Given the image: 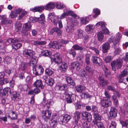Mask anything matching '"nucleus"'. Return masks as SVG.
<instances>
[{
  "mask_svg": "<svg viewBox=\"0 0 128 128\" xmlns=\"http://www.w3.org/2000/svg\"><path fill=\"white\" fill-rule=\"evenodd\" d=\"M52 112L49 110L43 111L42 112V118L46 122L49 120V123L51 126H54L56 125V121L53 119L52 117H51Z\"/></svg>",
  "mask_w": 128,
  "mask_h": 128,
  "instance_id": "f257e3e1",
  "label": "nucleus"
},
{
  "mask_svg": "<svg viewBox=\"0 0 128 128\" xmlns=\"http://www.w3.org/2000/svg\"><path fill=\"white\" fill-rule=\"evenodd\" d=\"M55 7L54 4L50 2L47 4L44 7L43 6L35 7L33 8H30V10L33 12H41L44 9L49 10L54 9Z\"/></svg>",
  "mask_w": 128,
  "mask_h": 128,
  "instance_id": "f03ea898",
  "label": "nucleus"
},
{
  "mask_svg": "<svg viewBox=\"0 0 128 128\" xmlns=\"http://www.w3.org/2000/svg\"><path fill=\"white\" fill-rule=\"evenodd\" d=\"M32 25L29 22H27L23 24L21 34L22 36H26L28 34V31L30 30Z\"/></svg>",
  "mask_w": 128,
  "mask_h": 128,
  "instance_id": "7ed1b4c3",
  "label": "nucleus"
},
{
  "mask_svg": "<svg viewBox=\"0 0 128 128\" xmlns=\"http://www.w3.org/2000/svg\"><path fill=\"white\" fill-rule=\"evenodd\" d=\"M122 60L121 58L117 59L116 61H112L111 63L112 69L114 71L116 69L120 68L122 66Z\"/></svg>",
  "mask_w": 128,
  "mask_h": 128,
  "instance_id": "20e7f679",
  "label": "nucleus"
},
{
  "mask_svg": "<svg viewBox=\"0 0 128 128\" xmlns=\"http://www.w3.org/2000/svg\"><path fill=\"white\" fill-rule=\"evenodd\" d=\"M122 38L120 34L118 33L116 34V38L111 37L108 39V41L110 43H112L114 46H115L118 43L119 40Z\"/></svg>",
  "mask_w": 128,
  "mask_h": 128,
  "instance_id": "39448f33",
  "label": "nucleus"
},
{
  "mask_svg": "<svg viewBox=\"0 0 128 128\" xmlns=\"http://www.w3.org/2000/svg\"><path fill=\"white\" fill-rule=\"evenodd\" d=\"M22 53L24 56L30 59L33 57L34 54V52L32 50L27 49L24 50Z\"/></svg>",
  "mask_w": 128,
  "mask_h": 128,
  "instance_id": "423d86ee",
  "label": "nucleus"
},
{
  "mask_svg": "<svg viewBox=\"0 0 128 128\" xmlns=\"http://www.w3.org/2000/svg\"><path fill=\"white\" fill-rule=\"evenodd\" d=\"M71 116L67 114H66L60 118V122H62L63 125H65L71 119Z\"/></svg>",
  "mask_w": 128,
  "mask_h": 128,
  "instance_id": "0eeeda50",
  "label": "nucleus"
},
{
  "mask_svg": "<svg viewBox=\"0 0 128 128\" xmlns=\"http://www.w3.org/2000/svg\"><path fill=\"white\" fill-rule=\"evenodd\" d=\"M91 60L93 64L98 66H100L102 64V60L99 57L92 56Z\"/></svg>",
  "mask_w": 128,
  "mask_h": 128,
  "instance_id": "6e6552de",
  "label": "nucleus"
},
{
  "mask_svg": "<svg viewBox=\"0 0 128 128\" xmlns=\"http://www.w3.org/2000/svg\"><path fill=\"white\" fill-rule=\"evenodd\" d=\"M42 104L44 105H46L47 108H48L50 106L54 104L53 101L52 99H49L46 100V96L44 95V98L42 102Z\"/></svg>",
  "mask_w": 128,
  "mask_h": 128,
  "instance_id": "1a4fd4ad",
  "label": "nucleus"
},
{
  "mask_svg": "<svg viewBox=\"0 0 128 128\" xmlns=\"http://www.w3.org/2000/svg\"><path fill=\"white\" fill-rule=\"evenodd\" d=\"M128 73V69H124L121 73V74L119 75V76L117 77L118 79L119 80V82H122L124 80L123 78L127 75Z\"/></svg>",
  "mask_w": 128,
  "mask_h": 128,
  "instance_id": "9d476101",
  "label": "nucleus"
},
{
  "mask_svg": "<svg viewBox=\"0 0 128 128\" xmlns=\"http://www.w3.org/2000/svg\"><path fill=\"white\" fill-rule=\"evenodd\" d=\"M64 95L66 100L68 103H71L72 101H74L76 100V98L74 95H70L68 94V92H66Z\"/></svg>",
  "mask_w": 128,
  "mask_h": 128,
  "instance_id": "9b49d317",
  "label": "nucleus"
},
{
  "mask_svg": "<svg viewBox=\"0 0 128 128\" xmlns=\"http://www.w3.org/2000/svg\"><path fill=\"white\" fill-rule=\"evenodd\" d=\"M52 61L55 62L56 63L60 64L62 62V59L60 57L59 54H57L53 55L51 58Z\"/></svg>",
  "mask_w": 128,
  "mask_h": 128,
  "instance_id": "f8f14e48",
  "label": "nucleus"
},
{
  "mask_svg": "<svg viewBox=\"0 0 128 128\" xmlns=\"http://www.w3.org/2000/svg\"><path fill=\"white\" fill-rule=\"evenodd\" d=\"M84 31L80 29L78 30L75 32L74 38L76 40L82 38L84 37Z\"/></svg>",
  "mask_w": 128,
  "mask_h": 128,
  "instance_id": "ddd939ff",
  "label": "nucleus"
},
{
  "mask_svg": "<svg viewBox=\"0 0 128 128\" xmlns=\"http://www.w3.org/2000/svg\"><path fill=\"white\" fill-rule=\"evenodd\" d=\"M101 104L103 106L107 108L111 106L112 102L110 99H106V98H104L102 100Z\"/></svg>",
  "mask_w": 128,
  "mask_h": 128,
  "instance_id": "4468645a",
  "label": "nucleus"
},
{
  "mask_svg": "<svg viewBox=\"0 0 128 128\" xmlns=\"http://www.w3.org/2000/svg\"><path fill=\"white\" fill-rule=\"evenodd\" d=\"M22 40L17 39L16 38H9L4 42V44L6 46L10 45V44L18 42H20Z\"/></svg>",
  "mask_w": 128,
  "mask_h": 128,
  "instance_id": "2eb2a0df",
  "label": "nucleus"
},
{
  "mask_svg": "<svg viewBox=\"0 0 128 128\" xmlns=\"http://www.w3.org/2000/svg\"><path fill=\"white\" fill-rule=\"evenodd\" d=\"M34 86L36 87L40 88L42 89L44 88V86L42 84V81L40 80H37L33 84Z\"/></svg>",
  "mask_w": 128,
  "mask_h": 128,
  "instance_id": "dca6fc26",
  "label": "nucleus"
},
{
  "mask_svg": "<svg viewBox=\"0 0 128 128\" xmlns=\"http://www.w3.org/2000/svg\"><path fill=\"white\" fill-rule=\"evenodd\" d=\"M49 46L53 48H60L62 46L59 44L57 41L50 42L49 44Z\"/></svg>",
  "mask_w": 128,
  "mask_h": 128,
  "instance_id": "f3484780",
  "label": "nucleus"
},
{
  "mask_svg": "<svg viewBox=\"0 0 128 128\" xmlns=\"http://www.w3.org/2000/svg\"><path fill=\"white\" fill-rule=\"evenodd\" d=\"M110 44L108 42H106L102 46V52L104 53H106L110 48Z\"/></svg>",
  "mask_w": 128,
  "mask_h": 128,
  "instance_id": "a211bd4d",
  "label": "nucleus"
},
{
  "mask_svg": "<svg viewBox=\"0 0 128 128\" xmlns=\"http://www.w3.org/2000/svg\"><path fill=\"white\" fill-rule=\"evenodd\" d=\"M58 89L60 90H64L65 91V92L64 93V94H65L66 92H68V91L67 90L69 86L68 84H64L59 85L58 86Z\"/></svg>",
  "mask_w": 128,
  "mask_h": 128,
  "instance_id": "6ab92c4d",
  "label": "nucleus"
},
{
  "mask_svg": "<svg viewBox=\"0 0 128 128\" xmlns=\"http://www.w3.org/2000/svg\"><path fill=\"white\" fill-rule=\"evenodd\" d=\"M78 23V22L77 20H72L71 18L70 19L69 18V20L68 21V25L70 26L72 28H73Z\"/></svg>",
  "mask_w": 128,
  "mask_h": 128,
  "instance_id": "aec40b11",
  "label": "nucleus"
},
{
  "mask_svg": "<svg viewBox=\"0 0 128 128\" xmlns=\"http://www.w3.org/2000/svg\"><path fill=\"white\" fill-rule=\"evenodd\" d=\"M70 67L73 69H76L77 70H79L80 69L79 64L76 62H72L70 64Z\"/></svg>",
  "mask_w": 128,
  "mask_h": 128,
  "instance_id": "412c9836",
  "label": "nucleus"
},
{
  "mask_svg": "<svg viewBox=\"0 0 128 128\" xmlns=\"http://www.w3.org/2000/svg\"><path fill=\"white\" fill-rule=\"evenodd\" d=\"M94 29V26L93 25L89 24L86 26V30L88 33H91L92 32Z\"/></svg>",
  "mask_w": 128,
  "mask_h": 128,
  "instance_id": "4be33fe9",
  "label": "nucleus"
},
{
  "mask_svg": "<svg viewBox=\"0 0 128 128\" xmlns=\"http://www.w3.org/2000/svg\"><path fill=\"white\" fill-rule=\"evenodd\" d=\"M83 116L85 117L87 120H92V116L89 112H84L82 113Z\"/></svg>",
  "mask_w": 128,
  "mask_h": 128,
  "instance_id": "5701e85b",
  "label": "nucleus"
},
{
  "mask_svg": "<svg viewBox=\"0 0 128 128\" xmlns=\"http://www.w3.org/2000/svg\"><path fill=\"white\" fill-rule=\"evenodd\" d=\"M9 114L8 116V117L10 118L12 120H16L17 118V116L15 113L14 112L12 111H9Z\"/></svg>",
  "mask_w": 128,
  "mask_h": 128,
  "instance_id": "b1692460",
  "label": "nucleus"
},
{
  "mask_svg": "<svg viewBox=\"0 0 128 128\" xmlns=\"http://www.w3.org/2000/svg\"><path fill=\"white\" fill-rule=\"evenodd\" d=\"M52 13L49 14L48 15V17L49 19H51V21L54 23L55 25H56L57 24L58 21L55 20L56 17L52 15Z\"/></svg>",
  "mask_w": 128,
  "mask_h": 128,
  "instance_id": "393cba45",
  "label": "nucleus"
},
{
  "mask_svg": "<svg viewBox=\"0 0 128 128\" xmlns=\"http://www.w3.org/2000/svg\"><path fill=\"white\" fill-rule=\"evenodd\" d=\"M117 110L113 107H111L110 114L111 116L114 118L117 116Z\"/></svg>",
  "mask_w": 128,
  "mask_h": 128,
  "instance_id": "a878e982",
  "label": "nucleus"
},
{
  "mask_svg": "<svg viewBox=\"0 0 128 128\" xmlns=\"http://www.w3.org/2000/svg\"><path fill=\"white\" fill-rule=\"evenodd\" d=\"M46 43V42L45 41L40 42L36 40H33L32 43V44L36 46L44 45Z\"/></svg>",
  "mask_w": 128,
  "mask_h": 128,
  "instance_id": "bb28decb",
  "label": "nucleus"
},
{
  "mask_svg": "<svg viewBox=\"0 0 128 128\" xmlns=\"http://www.w3.org/2000/svg\"><path fill=\"white\" fill-rule=\"evenodd\" d=\"M68 68L67 64L64 62H62L61 65L60 66V69L64 72L67 70Z\"/></svg>",
  "mask_w": 128,
  "mask_h": 128,
  "instance_id": "cd10ccee",
  "label": "nucleus"
},
{
  "mask_svg": "<svg viewBox=\"0 0 128 128\" xmlns=\"http://www.w3.org/2000/svg\"><path fill=\"white\" fill-rule=\"evenodd\" d=\"M72 48L76 50H80L81 52H83L86 50V49L85 48H82L81 46H80L78 44H75L72 47Z\"/></svg>",
  "mask_w": 128,
  "mask_h": 128,
  "instance_id": "c85d7f7f",
  "label": "nucleus"
},
{
  "mask_svg": "<svg viewBox=\"0 0 128 128\" xmlns=\"http://www.w3.org/2000/svg\"><path fill=\"white\" fill-rule=\"evenodd\" d=\"M22 24L20 22H16L15 24V30L17 32H20L22 27Z\"/></svg>",
  "mask_w": 128,
  "mask_h": 128,
  "instance_id": "c756f323",
  "label": "nucleus"
},
{
  "mask_svg": "<svg viewBox=\"0 0 128 128\" xmlns=\"http://www.w3.org/2000/svg\"><path fill=\"white\" fill-rule=\"evenodd\" d=\"M2 18L1 21V24H5L9 23V21L8 19L6 18L5 15H3L1 16Z\"/></svg>",
  "mask_w": 128,
  "mask_h": 128,
  "instance_id": "7c9ffc66",
  "label": "nucleus"
},
{
  "mask_svg": "<svg viewBox=\"0 0 128 128\" xmlns=\"http://www.w3.org/2000/svg\"><path fill=\"white\" fill-rule=\"evenodd\" d=\"M18 88L22 91H26L28 88V86L26 84H20L18 86Z\"/></svg>",
  "mask_w": 128,
  "mask_h": 128,
  "instance_id": "2f4dec72",
  "label": "nucleus"
},
{
  "mask_svg": "<svg viewBox=\"0 0 128 128\" xmlns=\"http://www.w3.org/2000/svg\"><path fill=\"white\" fill-rule=\"evenodd\" d=\"M76 90L78 92L82 93L83 91H84L86 89V88L83 86H78L76 87Z\"/></svg>",
  "mask_w": 128,
  "mask_h": 128,
  "instance_id": "473e14b6",
  "label": "nucleus"
},
{
  "mask_svg": "<svg viewBox=\"0 0 128 128\" xmlns=\"http://www.w3.org/2000/svg\"><path fill=\"white\" fill-rule=\"evenodd\" d=\"M66 80L67 82L71 85L74 86L75 85V83L71 78L70 77H67L66 78Z\"/></svg>",
  "mask_w": 128,
  "mask_h": 128,
  "instance_id": "72a5a7b5",
  "label": "nucleus"
},
{
  "mask_svg": "<svg viewBox=\"0 0 128 128\" xmlns=\"http://www.w3.org/2000/svg\"><path fill=\"white\" fill-rule=\"evenodd\" d=\"M96 120H100L101 119V117L98 114V111L96 112H94L93 114Z\"/></svg>",
  "mask_w": 128,
  "mask_h": 128,
  "instance_id": "f704fd0d",
  "label": "nucleus"
},
{
  "mask_svg": "<svg viewBox=\"0 0 128 128\" xmlns=\"http://www.w3.org/2000/svg\"><path fill=\"white\" fill-rule=\"evenodd\" d=\"M38 21L41 24L43 23L45 20V16L43 14L40 16L39 18H37Z\"/></svg>",
  "mask_w": 128,
  "mask_h": 128,
  "instance_id": "c9c22d12",
  "label": "nucleus"
},
{
  "mask_svg": "<svg viewBox=\"0 0 128 128\" xmlns=\"http://www.w3.org/2000/svg\"><path fill=\"white\" fill-rule=\"evenodd\" d=\"M22 46V44L21 43H18L12 44V47L13 49L16 50L20 48Z\"/></svg>",
  "mask_w": 128,
  "mask_h": 128,
  "instance_id": "e433bc0d",
  "label": "nucleus"
},
{
  "mask_svg": "<svg viewBox=\"0 0 128 128\" xmlns=\"http://www.w3.org/2000/svg\"><path fill=\"white\" fill-rule=\"evenodd\" d=\"M66 32L68 33H71L74 31V29L73 28L68 25L66 27Z\"/></svg>",
  "mask_w": 128,
  "mask_h": 128,
  "instance_id": "4c0bfd02",
  "label": "nucleus"
},
{
  "mask_svg": "<svg viewBox=\"0 0 128 128\" xmlns=\"http://www.w3.org/2000/svg\"><path fill=\"white\" fill-rule=\"evenodd\" d=\"M97 37L98 40L100 41H101L103 39L104 36L102 32V31H100L97 34Z\"/></svg>",
  "mask_w": 128,
  "mask_h": 128,
  "instance_id": "58836bf2",
  "label": "nucleus"
},
{
  "mask_svg": "<svg viewBox=\"0 0 128 128\" xmlns=\"http://www.w3.org/2000/svg\"><path fill=\"white\" fill-rule=\"evenodd\" d=\"M108 83V82L107 80H104L103 78H101L100 80V84L101 86H103L107 84Z\"/></svg>",
  "mask_w": 128,
  "mask_h": 128,
  "instance_id": "ea45409f",
  "label": "nucleus"
},
{
  "mask_svg": "<svg viewBox=\"0 0 128 128\" xmlns=\"http://www.w3.org/2000/svg\"><path fill=\"white\" fill-rule=\"evenodd\" d=\"M27 64L25 62H22L19 68L22 70H24L27 67Z\"/></svg>",
  "mask_w": 128,
  "mask_h": 128,
  "instance_id": "a19ab883",
  "label": "nucleus"
},
{
  "mask_svg": "<svg viewBox=\"0 0 128 128\" xmlns=\"http://www.w3.org/2000/svg\"><path fill=\"white\" fill-rule=\"evenodd\" d=\"M56 7L58 9H62L65 7V6L63 4H62L60 2H58L56 3Z\"/></svg>",
  "mask_w": 128,
  "mask_h": 128,
  "instance_id": "79ce46f5",
  "label": "nucleus"
},
{
  "mask_svg": "<svg viewBox=\"0 0 128 128\" xmlns=\"http://www.w3.org/2000/svg\"><path fill=\"white\" fill-rule=\"evenodd\" d=\"M68 53L70 55H72L73 58H74L76 54V52L73 49H70L68 51Z\"/></svg>",
  "mask_w": 128,
  "mask_h": 128,
  "instance_id": "37998d69",
  "label": "nucleus"
},
{
  "mask_svg": "<svg viewBox=\"0 0 128 128\" xmlns=\"http://www.w3.org/2000/svg\"><path fill=\"white\" fill-rule=\"evenodd\" d=\"M93 12L95 14V15L93 16L94 18H96L99 15L100 13V10L98 8L94 9L93 10Z\"/></svg>",
  "mask_w": 128,
  "mask_h": 128,
  "instance_id": "c03bdc74",
  "label": "nucleus"
},
{
  "mask_svg": "<svg viewBox=\"0 0 128 128\" xmlns=\"http://www.w3.org/2000/svg\"><path fill=\"white\" fill-rule=\"evenodd\" d=\"M42 54L43 56L48 57L50 56V53L48 50H46L42 52Z\"/></svg>",
  "mask_w": 128,
  "mask_h": 128,
  "instance_id": "a18cd8bd",
  "label": "nucleus"
},
{
  "mask_svg": "<svg viewBox=\"0 0 128 128\" xmlns=\"http://www.w3.org/2000/svg\"><path fill=\"white\" fill-rule=\"evenodd\" d=\"M54 82V79L52 78H50L46 83L48 85L51 86L53 85Z\"/></svg>",
  "mask_w": 128,
  "mask_h": 128,
  "instance_id": "49530a36",
  "label": "nucleus"
},
{
  "mask_svg": "<svg viewBox=\"0 0 128 128\" xmlns=\"http://www.w3.org/2000/svg\"><path fill=\"white\" fill-rule=\"evenodd\" d=\"M80 96L82 98H86L91 97V95L87 93H82Z\"/></svg>",
  "mask_w": 128,
  "mask_h": 128,
  "instance_id": "de8ad7c7",
  "label": "nucleus"
},
{
  "mask_svg": "<svg viewBox=\"0 0 128 128\" xmlns=\"http://www.w3.org/2000/svg\"><path fill=\"white\" fill-rule=\"evenodd\" d=\"M82 125L84 128H89L91 126L90 123L88 122H84L82 124Z\"/></svg>",
  "mask_w": 128,
  "mask_h": 128,
  "instance_id": "09e8293b",
  "label": "nucleus"
},
{
  "mask_svg": "<svg viewBox=\"0 0 128 128\" xmlns=\"http://www.w3.org/2000/svg\"><path fill=\"white\" fill-rule=\"evenodd\" d=\"M120 123L122 126L126 127L128 125V120L120 121Z\"/></svg>",
  "mask_w": 128,
  "mask_h": 128,
  "instance_id": "8fccbe9b",
  "label": "nucleus"
},
{
  "mask_svg": "<svg viewBox=\"0 0 128 128\" xmlns=\"http://www.w3.org/2000/svg\"><path fill=\"white\" fill-rule=\"evenodd\" d=\"M103 69L104 71L105 74L106 76H108L110 74V71L108 70L107 68L105 66H104L103 68Z\"/></svg>",
  "mask_w": 128,
  "mask_h": 128,
  "instance_id": "3c124183",
  "label": "nucleus"
},
{
  "mask_svg": "<svg viewBox=\"0 0 128 128\" xmlns=\"http://www.w3.org/2000/svg\"><path fill=\"white\" fill-rule=\"evenodd\" d=\"M46 74L49 76H52L54 73V72L52 70L49 69H46L45 70Z\"/></svg>",
  "mask_w": 128,
  "mask_h": 128,
  "instance_id": "603ef678",
  "label": "nucleus"
},
{
  "mask_svg": "<svg viewBox=\"0 0 128 128\" xmlns=\"http://www.w3.org/2000/svg\"><path fill=\"white\" fill-rule=\"evenodd\" d=\"M21 13V14L18 17V19L19 20L21 19L22 17L26 14L27 13V12L26 11H25L24 10H22Z\"/></svg>",
  "mask_w": 128,
  "mask_h": 128,
  "instance_id": "864d4df0",
  "label": "nucleus"
},
{
  "mask_svg": "<svg viewBox=\"0 0 128 128\" xmlns=\"http://www.w3.org/2000/svg\"><path fill=\"white\" fill-rule=\"evenodd\" d=\"M116 124L114 121H112L110 125L109 128H116Z\"/></svg>",
  "mask_w": 128,
  "mask_h": 128,
  "instance_id": "5fc2aeb1",
  "label": "nucleus"
},
{
  "mask_svg": "<svg viewBox=\"0 0 128 128\" xmlns=\"http://www.w3.org/2000/svg\"><path fill=\"white\" fill-rule=\"evenodd\" d=\"M4 62H6L8 64H9L11 62V58L8 56L4 58Z\"/></svg>",
  "mask_w": 128,
  "mask_h": 128,
  "instance_id": "6e6d98bb",
  "label": "nucleus"
},
{
  "mask_svg": "<svg viewBox=\"0 0 128 128\" xmlns=\"http://www.w3.org/2000/svg\"><path fill=\"white\" fill-rule=\"evenodd\" d=\"M96 26L98 27L100 26L102 28L104 27L105 26V23L102 22H100L96 24Z\"/></svg>",
  "mask_w": 128,
  "mask_h": 128,
  "instance_id": "4d7b16f0",
  "label": "nucleus"
},
{
  "mask_svg": "<svg viewBox=\"0 0 128 128\" xmlns=\"http://www.w3.org/2000/svg\"><path fill=\"white\" fill-rule=\"evenodd\" d=\"M10 89L9 87L5 88L3 90V92L5 95H6L8 92H10Z\"/></svg>",
  "mask_w": 128,
  "mask_h": 128,
  "instance_id": "13d9d810",
  "label": "nucleus"
},
{
  "mask_svg": "<svg viewBox=\"0 0 128 128\" xmlns=\"http://www.w3.org/2000/svg\"><path fill=\"white\" fill-rule=\"evenodd\" d=\"M12 99L14 100H16V99L18 98V96L16 92H14L12 94Z\"/></svg>",
  "mask_w": 128,
  "mask_h": 128,
  "instance_id": "bf43d9fd",
  "label": "nucleus"
},
{
  "mask_svg": "<svg viewBox=\"0 0 128 128\" xmlns=\"http://www.w3.org/2000/svg\"><path fill=\"white\" fill-rule=\"evenodd\" d=\"M89 49L94 50L97 55H98L99 54V50L94 47L90 46L89 47Z\"/></svg>",
  "mask_w": 128,
  "mask_h": 128,
  "instance_id": "052dcab7",
  "label": "nucleus"
},
{
  "mask_svg": "<svg viewBox=\"0 0 128 128\" xmlns=\"http://www.w3.org/2000/svg\"><path fill=\"white\" fill-rule=\"evenodd\" d=\"M112 60V57L110 56H106L104 59V60L106 62H109Z\"/></svg>",
  "mask_w": 128,
  "mask_h": 128,
  "instance_id": "680f3d73",
  "label": "nucleus"
},
{
  "mask_svg": "<svg viewBox=\"0 0 128 128\" xmlns=\"http://www.w3.org/2000/svg\"><path fill=\"white\" fill-rule=\"evenodd\" d=\"M10 17L12 18H15L17 16L16 14L13 10L11 11L10 14Z\"/></svg>",
  "mask_w": 128,
  "mask_h": 128,
  "instance_id": "e2e57ef3",
  "label": "nucleus"
},
{
  "mask_svg": "<svg viewBox=\"0 0 128 128\" xmlns=\"http://www.w3.org/2000/svg\"><path fill=\"white\" fill-rule=\"evenodd\" d=\"M80 113L78 111H76L74 113V116L75 118L80 119Z\"/></svg>",
  "mask_w": 128,
  "mask_h": 128,
  "instance_id": "0e129e2a",
  "label": "nucleus"
},
{
  "mask_svg": "<svg viewBox=\"0 0 128 128\" xmlns=\"http://www.w3.org/2000/svg\"><path fill=\"white\" fill-rule=\"evenodd\" d=\"M94 124H96L98 128H100L104 126L103 123L100 121L96 122Z\"/></svg>",
  "mask_w": 128,
  "mask_h": 128,
  "instance_id": "69168bd1",
  "label": "nucleus"
},
{
  "mask_svg": "<svg viewBox=\"0 0 128 128\" xmlns=\"http://www.w3.org/2000/svg\"><path fill=\"white\" fill-rule=\"evenodd\" d=\"M30 19L31 22L34 23L38 21L37 18L36 17H30Z\"/></svg>",
  "mask_w": 128,
  "mask_h": 128,
  "instance_id": "338daca9",
  "label": "nucleus"
},
{
  "mask_svg": "<svg viewBox=\"0 0 128 128\" xmlns=\"http://www.w3.org/2000/svg\"><path fill=\"white\" fill-rule=\"evenodd\" d=\"M102 32L106 34H108L109 33V31L106 28H105L103 29Z\"/></svg>",
  "mask_w": 128,
  "mask_h": 128,
  "instance_id": "774afa93",
  "label": "nucleus"
}]
</instances>
